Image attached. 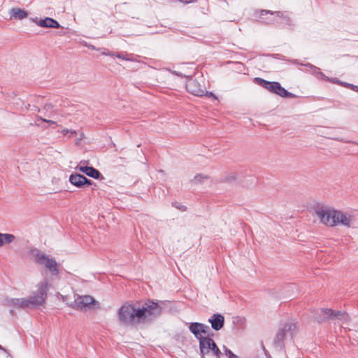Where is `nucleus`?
<instances>
[{"mask_svg": "<svg viewBox=\"0 0 358 358\" xmlns=\"http://www.w3.org/2000/svg\"><path fill=\"white\" fill-rule=\"evenodd\" d=\"M69 182L77 187H82L85 185H91L92 180L79 173H72L69 176Z\"/></svg>", "mask_w": 358, "mask_h": 358, "instance_id": "obj_11", "label": "nucleus"}, {"mask_svg": "<svg viewBox=\"0 0 358 358\" xmlns=\"http://www.w3.org/2000/svg\"><path fill=\"white\" fill-rule=\"evenodd\" d=\"M37 120H41L43 122H48L50 124H55L56 122L55 121H52V120H46V119H44V118H42L41 117H37Z\"/></svg>", "mask_w": 358, "mask_h": 358, "instance_id": "obj_29", "label": "nucleus"}, {"mask_svg": "<svg viewBox=\"0 0 358 358\" xmlns=\"http://www.w3.org/2000/svg\"><path fill=\"white\" fill-rule=\"evenodd\" d=\"M45 260H43L41 265H43L47 269H48L52 275H58V264L57 263L55 259L53 257H50L47 255L45 257Z\"/></svg>", "mask_w": 358, "mask_h": 358, "instance_id": "obj_13", "label": "nucleus"}, {"mask_svg": "<svg viewBox=\"0 0 358 358\" xmlns=\"http://www.w3.org/2000/svg\"><path fill=\"white\" fill-rule=\"evenodd\" d=\"M186 88L194 96H202L205 93V88L196 79H189L186 83Z\"/></svg>", "mask_w": 358, "mask_h": 358, "instance_id": "obj_9", "label": "nucleus"}, {"mask_svg": "<svg viewBox=\"0 0 358 358\" xmlns=\"http://www.w3.org/2000/svg\"><path fill=\"white\" fill-rule=\"evenodd\" d=\"M208 176H204L203 174H197L194 176V178L192 180V182L194 184H199L202 182L204 180L207 179Z\"/></svg>", "mask_w": 358, "mask_h": 358, "instance_id": "obj_26", "label": "nucleus"}, {"mask_svg": "<svg viewBox=\"0 0 358 358\" xmlns=\"http://www.w3.org/2000/svg\"><path fill=\"white\" fill-rule=\"evenodd\" d=\"M30 256L32 258V259L38 264H41L43 260L45 259V257L47 256L44 252L40 251L37 248H34L30 250L29 252Z\"/></svg>", "mask_w": 358, "mask_h": 358, "instance_id": "obj_17", "label": "nucleus"}, {"mask_svg": "<svg viewBox=\"0 0 358 358\" xmlns=\"http://www.w3.org/2000/svg\"><path fill=\"white\" fill-rule=\"evenodd\" d=\"M7 305L13 309H25L30 308L27 298L9 299L7 300Z\"/></svg>", "mask_w": 358, "mask_h": 358, "instance_id": "obj_12", "label": "nucleus"}, {"mask_svg": "<svg viewBox=\"0 0 358 358\" xmlns=\"http://www.w3.org/2000/svg\"><path fill=\"white\" fill-rule=\"evenodd\" d=\"M280 329L287 338H292L296 331V325L292 322H287L281 325Z\"/></svg>", "mask_w": 358, "mask_h": 358, "instance_id": "obj_15", "label": "nucleus"}, {"mask_svg": "<svg viewBox=\"0 0 358 358\" xmlns=\"http://www.w3.org/2000/svg\"><path fill=\"white\" fill-rule=\"evenodd\" d=\"M15 236L11 234H1L0 233V248L4 244H9L13 242Z\"/></svg>", "mask_w": 358, "mask_h": 358, "instance_id": "obj_23", "label": "nucleus"}, {"mask_svg": "<svg viewBox=\"0 0 358 358\" xmlns=\"http://www.w3.org/2000/svg\"><path fill=\"white\" fill-rule=\"evenodd\" d=\"M275 86V89L274 93L279 95L280 96L289 98H294L296 96L294 94L287 92L285 88H283L279 83H277V85Z\"/></svg>", "mask_w": 358, "mask_h": 358, "instance_id": "obj_22", "label": "nucleus"}, {"mask_svg": "<svg viewBox=\"0 0 358 358\" xmlns=\"http://www.w3.org/2000/svg\"><path fill=\"white\" fill-rule=\"evenodd\" d=\"M110 53V52H104L103 54H104V55H109Z\"/></svg>", "mask_w": 358, "mask_h": 358, "instance_id": "obj_34", "label": "nucleus"}, {"mask_svg": "<svg viewBox=\"0 0 358 358\" xmlns=\"http://www.w3.org/2000/svg\"><path fill=\"white\" fill-rule=\"evenodd\" d=\"M50 287L48 280H44L37 285V292L27 297L29 307H36L43 305L47 298V292Z\"/></svg>", "mask_w": 358, "mask_h": 358, "instance_id": "obj_2", "label": "nucleus"}, {"mask_svg": "<svg viewBox=\"0 0 358 358\" xmlns=\"http://www.w3.org/2000/svg\"><path fill=\"white\" fill-rule=\"evenodd\" d=\"M235 358H238V357H235Z\"/></svg>", "mask_w": 358, "mask_h": 358, "instance_id": "obj_37", "label": "nucleus"}, {"mask_svg": "<svg viewBox=\"0 0 358 358\" xmlns=\"http://www.w3.org/2000/svg\"><path fill=\"white\" fill-rule=\"evenodd\" d=\"M336 226L342 225L348 228L353 227L355 222V216L348 212L336 210Z\"/></svg>", "mask_w": 358, "mask_h": 358, "instance_id": "obj_6", "label": "nucleus"}, {"mask_svg": "<svg viewBox=\"0 0 358 358\" xmlns=\"http://www.w3.org/2000/svg\"><path fill=\"white\" fill-rule=\"evenodd\" d=\"M35 22L36 24L41 27L59 28L60 27L57 21L50 17H46L45 19L40 20L39 21H36Z\"/></svg>", "mask_w": 358, "mask_h": 358, "instance_id": "obj_16", "label": "nucleus"}, {"mask_svg": "<svg viewBox=\"0 0 358 358\" xmlns=\"http://www.w3.org/2000/svg\"><path fill=\"white\" fill-rule=\"evenodd\" d=\"M315 215L320 220V223L325 226L330 227L336 226V210L327 206H322L315 210Z\"/></svg>", "mask_w": 358, "mask_h": 358, "instance_id": "obj_3", "label": "nucleus"}, {"mask_svg": "<svg viewBox=\"0 0 358 358\" xmlns=\"http://www.w3.org/2000/svg\"><path fill=\"white\" fill-rule=\"evenodd\" d=\"M10 18L16 20H23L28 16V13L26 10L20 8H12L10 10Z\"/></svg>", "mask_w": 358, "mask_h": 358, "instance_id": "obj_18", "label": "nucleus"}, {"mask_svg": "<svg viewBox=\"0 0 358 358\" xmlns=\"http://www.w3.org/2000/svg\"><path fill=\"white\" fill-rule=\"evenodd\" d=\"M336 140H338V141H343V142H345V143H349V142H350V141H345V140H343V139H340V138H336Z\"/></svg>", "mask_w": 358, "mask_h": 358, "instance_id": "obj_33", "label": "nucleus"}, {"mask_svg": "<svg viewBox=\"0 0 358 358\" xmlns=\"http://www.w3.org/2000/svg\"><path fill=\"white\" fill-rule=\"evenodd\" d=\"M189 330L197 339L201 340L203 338L202 334L206 335L208 334L209 327L202 323L193 322L189 324Z\"/></svg>", "mask_w": 358, "mask_h": 358, "instance_id": "obj_10", "label": "nucleus"}, {"mask_svg": "<svg viewBox=\"0 0 358 358\" xmlns=\"http://www.w3.org/2000/svg\"><path fill=\"white\" fill-rule=\"evenodd\" d=\"M335 310L330 308H322L315 312L313 317L315 320L319 323L324 322L329 320H334Z\"/></svg>", "mask_w": 358, "mask_h": 358, "instance_id": "obj_8", "label": "nucleus"}, {"mask_svg": "<svg viewBox=\"0 0 358 358\" xmlns=\"http://www.w3.org/2000/svg\"><path fill=\"white\" fill-rule=\"evenodd\" d=\"M161 313L162 308L157 303L148 301L138 307L132 303H124L120 308L117 317L121 324L134 326L149 322Z\"/></svg>", "mask_w": 358, "mask_h": 358, "instance_id": "obj_1", "label": "nucleus"}, {"mask_svg": "<svg viewBox=\"0 0 358 358\" xmlns=\"http://www.w3.org/2000/svg\"><path fill=\"white\" fill-rule=\"evenodd\" d=\"M175 207L182 210V211H185L186 210V207L184 206H182V205H176V204H174Z\"/></svg>", "mask_w": 358, "mask_h": 358, "instance_id": "obj_31", "label": "nucleus"}, {"mask_svg": "<svg viewBox=\"0 0 358 358\" xmlns=\"http://www.w3.org/2000/svg\"><path fill=\"white\" fill-rule=\"evenodd\" d=\"M334 320H338V322L341 326L346 324L348 323L350 320L349 315L342 311H335L334 313Z\"/></svg>", "mask_w": 358, "mask_h": 358, "instance_id": "obj_21", "label": "nucleus"}, {"mask_svg": "<svg viewBox=\"0 0 358 358\" xmlns=\"http://www.w3.org/2000/svg\"><path fill=\"white\" fill-rule=\"evenodd\" d=\"M208 322L211 324V327L214 330L219 331L224 326V317L221 314L215 313L209 318Z\"/></svg>", "mask_w": 358, "mask_h": 358, "instance_id": "obj_14", "label": "nucleus"}, {"mask_svg": "<svg viewBox=\"0 0 358 358\" xmlns=\"http://www.w3.org/2000/svg\"><path fill=\"white\" fill-rule=\"evenodd\" d=\"M61 133L63 134V135H66L68 134H70L71 135H74V134H76L77 132L76 130H69L68 129H62L61 131Z\"/></svg>", "mask_w": 358, "mask_h": 358, "instance_id": "obj_27", "label": "nucleus"}, {"mask_svg": "<svg viewBox=\"0 0 358 358\" xmlns=\"http://www.w3.org/2000/svg\"><path fill=\"white\" fill-rule=\"evenodd\" d=\"M264 14L275 15L277 17L280 18L287 19L288 20H289V18L285 15V13L281 11L273 12L268 10H261L259 17L262 18Z\"/></svg>", "mask_w": 358, "mask_h": 358, "instance_id": "obj_24", "label": "nucleus"}, {"mask_svg": "<svg viewBox=\"0 0 358 358\" xmlns=\"http://www.w3.org/2000/svg\"><path fill=\"white\" fill-rule=\"evenodd\" d=\"M203 96H208V97H212L215 100H217V97H216V96L213 93L207 92L206 90H205V93H204Z\"/></svg>", "mask_w": 358, "mask_h": 358, "instance_id": "obj_30", "label": "nucleus"}, {"mask_svg": "<svg viewBox=\"0 0 358 358\" xmlns=\"http://www.w3.org/2000/svg\"><path fill=\"white\" fill-rule=\"evenodd\" d=\"M255 80L259 85L269 92L274 93L275 89V85H277L278 82H269L260 78H256Z\"/></svg>", "mask_w": 358, "mask_h": 358, "instance_id": "obj_19", "label": "nucleus"}, {"mask_svg": "<svg viewBox=\"0 0 358 358\" xmlns=\"http://www.w3.org/2000/svg\"><path fill=\"white\" fill-rule=\"evenodd\" d=\"M87 162H81L80 164L76 166V169L80 172L84 173L87 176L93 178L94 179H103L101 173L96 169L92 166H87L86 164Z\"/></svg>", "mask_w": 358, "mask_h": 358, "instance_id": "obj_7", "label": "nucleus"}, {"mask_svg": "<svg viewBox=\"0 0 358 358\" xmlns=\"http://www.w3.org/2000/svg\"><path fill=\"white\" fill-rule=\"evenodd\" d=\"M110 56H114L119 59L126 60V61H134L133 55L131 54L127 53H120V52H113L109 54Z\"/></svg>", "mask_w": 358, "mask_h": 358, "instance_id": "obj_25", "label": "nucleus"}, {"mask_svg": "<svg viewBox=\"0 0 358 358\" xmlns=\"http://www.w3.org/2000/svg\"><path fill=\"white\" fill-rule=\"evenodd\" d=\"M225 355L228 357V358L238 357L237 355H234L230 350L227 349L226 348H225Z\"/></svg>", "mask_w": 358, "mask_h": 358, "instance_id": "obj_28", "label": "nucleus"}, {"mask_svg": "<svg viewBox=\"0 0 358 358\" xmlns=\"http://www.w3.org/2000/svg\"><path fill=\"white\" fill-rule=\"evenodd\" d=\"M350 87L353 90H355V91L358 92V86H354L353 85H349Z\"/></svg>", "mask_w": 358, "mask_h": 358, "instance_id": "obj_32", "label": "nucleus"}, {"mask_svg": "<svg viewBox=\"0 0 358 358\" xmlns=\"http://www.w3.org/2000/svg\"><path fill=\"white\" fill-rule=\"evenodd\" d=\"M263 348H264L265 353L266 354V352H267L266 350L264 348V347H263Z\"/></svg>", "mask_w": 358, "mask_h": 358, "instance_id": "obj_36", "label": "nucleus"}, {"mask_svg": "<svg viewBox=\"0 0 358 358\" xmlns=\"http://www.w3.org/2000/svg\"><path fill=\"white\" fill-rule=\"evenodd\" d=\"M199 348L203 355L212 354L216 358H220L221 352L212 338L204 337L199 340Z\"/></svg>", "mask_w": 358, "mask_h": 358, "instance_id": "obj_4", "label": "nucleus"}, {"mask_svg": "<svg viewBox=\"0 0 358 358\" xmlns=\"http://www.w3.org/2000/svg\"><path fill=\"white\" fill-rule=\"evenodd\" d=\"M0 350H5L4 348L3 347H1V345H0Z\"/></svg>", "mask_w": 358, "mask_h": 358, "instance_id": "obj_35", "label": "nucleus"}, {"mask_svg": "<svg viewBox=\"0 0 358 358\" xmlns=\"http://www.w3.org/2000/svg\"><path fill=\"white\" fill-rule=\"evenodd\" d=\"M286 338H287V337L285 333L282 331L280 327L273 340V345L276 348L281 349L283 347V342Z\"/></svg>", "mask_w": 358, "mask_h": 358, "instance_id": "obj_20", "label": "nucleus"}, {"mask_svg": "<svg viewBox=\"0 0 358 358\" xmlns=\"http://www.w3.org/2000/svg\"><path fill=\"white\" fill-rule=\"evenodd\" d=\"M73 308L77 310H83L86 308H92L94 306H99V302L90 295L79 296L69 305Z\"/></svg>", "mask_w": 358, "mask_h": 358, "instance_id": "obj_5", "label": "nucleus"}]
</instances>
